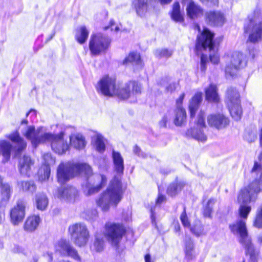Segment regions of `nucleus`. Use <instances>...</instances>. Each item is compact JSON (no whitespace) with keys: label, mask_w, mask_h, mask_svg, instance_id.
I'll return each instance as SVG.
<instances>
[{"label":"nucleus","mask_w":262,"mask_h":262,"mask_svg":"<svg viewBox=\"0 0 262 262\" xmlns=\"http://www.w3.org/2000/svg\"><path fill=\"white\" fill-rule=\"evenodd\" d=\"M34 164V161L27 155H24L19 159L18 169L23 176L30 177L31 174V169Z\"/></svg>","instance_id":"412c9836"},{"label":"nucleus","mask_w":262,"mask_h":262,"mask_svg":"<svg viewBox=\"0 0 262 262\" xmlns=\"http://www.w3.org/2000/svg\"><path fill=\"white\" fill-rule=\"evenodd\" d=\"M55 249L61 255L69 256L76 260L80 259L77 251L70 245L69 241L65 239L59 241L55 245Z\"/></svg>","instance_id":"f3484780"},{"label":"nucleus","mask_w":262,"mask_h":262,"mask_svg":"<svg viewBox=\"0 0 262 262\" xmlns=\"http://www.w3.org/2000/svg\"><path fill=\"white\" fill-rule=\"evenodd\" d=\"M180 220L185 227H190V222L186 213L185 208H184L183 212L181 215Z\"/></svg>","instance_id":"09e8293b"},{"label":"nucleus","mask_w":262,"mask_h":262,"mask_svg":"<svg viewBox=\"0 0 262 262\" xmlns=\"http://www.w3.org/2000/svg\"><path fill=\"white\" fill-rule=\"evenodd\" d=\"M122 184L120 179L115 176L107 189L97 200V205L103 211H107L111 206H116L122 196Z\"/></svg>","instance_id":"7ed1b4c3"},{"label":"nucleus","mask_w":262,"mask_h":262,"mask_svg":"<svg viewBox=\"0 0 262 262\" xmlns=\"http://www.w3.org/2000/svg\"><path fill=\"white\" fill-rule=\"evenodd\" d=\"M215 202L216 200L214 199H210L208 200L204 211V214L205 216L209 217L210 216L212 212L213 205Z\"/></svg>","instance_id":"a18cd8bd"},{"label":"nucleus","mask_w":262,"mask_h":262,"mask_svg":"<svg viewBox=\"0 0 262 262\" xmlns=\"http://www.w3.org/2000/svg\"><path fill=\"white\" fill-rule=\"evenodd\" d=\"M206 56L202 55L201 57V70L203 72H204L206 69Z\"/></svg>","instance_id":"3c124183"},{"label":"nucleus","mask_w":262,"mask_h":262,"mask_svg":"<svg viewBox=\"0 0 262 262\" xmlns=\"http://www.w3.org/2000/svg\"><path fill=\"white\" fill-rule=\"evenodd\" d=\"M132 5L137 15L140 17H145L149 10L148 0H133Z\"/></svg>","instance_id":"4be33fe9"},{"label":"nucleus","mask_w":262,"mask_h":262,"mask_svg":"<svg viewBox=\"0 0 262 262\" xmlns=\"http://www.w3.org/2000/svg\"><path fill=\"white\" fill-rule=\"evenodd\" d=\"M48 256H49V260L51 261L53 260V256L52 253H47Z\"/></svg>","instance_id":"0e129e2a"},{"label":"nucleus","mask_w":262,"mask_h":262,"mask_svg":"<svg viewBox=\"0 0 262 262\" xmlns=\"http://www.w3.org/2000/svg\"><path fill=\"white\" fill-rule=\"evenodd\" d=\"M129 62L142 67L140 56L137 53H131L123 61V64H127Z\"/></svg>","instance_id":"4c0bfd02"},{"label":"nucleus","mask_w":262,"mask_h":262,"mask_svg":"<svg viewBox=\"0 0 262 262\" xmlns=\"http://www.w3.org/2000/svg\"><path fill=\"white\" fill-rule=\"evenodd\" d=\"M118 85L116 84V80L114 77H110L107 75L102 77L98 81L96 88L97 91L102 95L107 97H113L115 95H118L121 97L125 98L127 95L122 94L121 91L117 90ZM121 89L120 91H123Z\"/></svg>","instance_id":"0eeeda50"},{"label":"nucleus","mask_w":262,"mask_h":262,"mask_svg":"<svg viewBox=\"0 0 262 262\" xmlns=\"http://www.w3.org/2000/svg\"><path fill=\"white\" fill-rule=\"evenodd\" d=\"M206 99L210 102H217L219 97L217 92V88L214 84H210L205 90Z\"/></svg>","instance_id":"473e14b6"},{"label":"nucleus","mask_w":262,"mask_h":262,"mask_svg":"<svg viewBox=\"0 0 262 262\" xmlns=\"http://www.w3.org/2000/svg\"><path fill=\"white\" fill-rule=\"evenodd\" d=\"M253 226L258 228H262V204L257 209Z\"/></svg>","instance_id":"a19ab883"},{"label":"nucleus","mask_w":262,"mask_h":262,"mask_svg":"<svg viewBox=\"0 0 262 262\" xmlns=\"http://www.w3.org/2000/svg\"><path fill=\"white\" fill-rule=\"evenodd\" d=\"M184 185L185 184L183 182L173 183L168 187L167 193L171 196H175L182 190Z\"/></svg>","instance_id":"c9c22d12"},{"label":"nucleus","mask_w":262,"mask_h":262,"mask_svg":"<svg viewBox=\"0 0 262 262\" xmlns=\"http://www.w3.org/2000/svg\"><path fill=\"white\" fill-rule=\"evenodd\" d=\"M145 262H152L151 259L150 255L148 254L145 255Z\"/></svg>","instance_id":"052dcab7"},{"label":"nucleus","mask_w":262,"mask_h":262,"mask_svg":"<svg viewBox=\"0 0 262 262\" xmlns=\"http://www.w3.org/2000/svg\"><path fill=\"white\" fill-rule=\"evenodd\" d=\"M252 174L257 177L247 187L242 189L238 195L237 200L240 204L238 214L242 219H239L234 223L230 224L231 231L237 236L238 241L245 249L247 254H249L252 259L255 258V252L251 242V237L248 233L245 220L251 210V207L247 204L250 202H255L257 194L262 191V166L257 162H254L251 170Z\"/></svg>","instance_id":"f257e3e1"},{"label":"nucleus","mask_w":262,"mask_h":262,"mask_svg":"<svg viewBox=\"0 0 262 262\" xmlns=\"http://www.w3.org/2000/svg\"><path fill=\"white\" fill-rule=\"evenodd\" d=\"M70 139L71 145L76 149H82L86 145L85 138L80 134L72 135L70 137Z\"/></svg>","instance_id":"c85d7f7f"},{"label":"nucleus","mask_w":262,"mask_h":262,"mask_svg":"<svg viewBox=\"0 0 262 262\" xmlns=\"http://www.w3.org/2000/svg\"><path fill=\"white\" fill-rule=\"evenodd\" d=\"M38 180L42 182L48 180L50 175V167L48 166H42L38 172Z\"/></svg>","instance_id":"58836bf2"},{"label":"nucleus","mask_w":262,"mask_h":262,"mask_svg":"<svg viewBox=\"0 0 262 262\" xmlns=\"http://www.w3.org/2000/svg\"><path fill=\"white\" fill-rule=\"evenodd\" d=\"M124 89L123 91H120L121 93L122 94H126L127 96L125 98H122L118 95H115L114 96L118 97L120 99H126L132 97H134L135 95H137L141 93V86L138 83L132 81L125 84L124 85H118L117 90H120Z\"/></svg>","instance_id":"a211bd4d"},{"label":"nucleus","mask_w":262,"mask_h":262,"mask_svg":"<svg viewBox=\"0 0 262 262\" xmlns=\"http://www.w3.org/2000/svg\"><path fill=\"white\" fill-rule=\"evenodd\" d=\"M12 192V187L8 183H4L2 187L0 193V205L6 207L9 202Z\"/></svg>","instance_id":"bb28decb"},{"label":"nucleus","mask_w":262,"mask_h":262,"mask_svg":"<svg viewBox=\"0 0 262 262\" xmlns=\"http://www.w3.org/2000/svg\"><path fill=\"white\" fill-rule=\"evenodd\" d=\"M171 114L168 113L163 116L162 119L159 122V125L161 127H166L167 124H169L171 119Z\"/></svg>","instance_id":"de8ad7c7"},{"label":"nucleus","mask_w":262,"mask_h":262,"mask_svg":"<svg viewBox=\"0 0 262 262\" xmlns=\"http://www.w3.org/2000/svg\"><path fill=\"white\" fill-rule=\"evenodd\" d=\"M151 218L152 222L154 223V222H155V217H154V214L152 209H151Z\"/></svg>","instance_id":"69168bd1"},{"label":"nucleus","mask_w":262,"mask_h":262,"mask_svg":"<svg viewBox=\"0 0 262 262\" xmlns=\"http://www.w3.org/2000/svg\"><path fill=\"white\" fill-rule=\"evenodd\" d=\"M84 175L87 178L83 192L86 195H91L98 192L106 183L105 176L93 173L91 167L85 163L71 162L61 163L57 171L58 181L63 184L77 175Z\"/></svg>","instance_id":"f03ea898"},{"label":"nucleus","mask_w":262,"mask_h":262,"mask_svg":"<svg viewBox=\"0 0 262 262\" xmlns=\"http://www.w3.org/2000/svg\"><path fill=\"white\" fill-rule=\"evenodd\" d=\"M202 93H197L192 97L189 106L191 117L194 116L199 104L202 101Z\"/></svg>","instance_id":"72a5a7b5"},{"label":"nucleus","mask_w":262,"mask_h":262,"mask_svg":"<svg viewBox=\"0 0 262 262\" xmlns=\"http://www.w3.org/2000/svg\"><path fill=\"white\" fill-rule=\"evenodd\" d=\"M41 222V219L39 215H32L29 216L24 225V229L28 232L34 231L38 227Z\"/></svg>","instance_id":"b1692460"},{"label":"nucleus","mask_w":262,"mask_h":262,"mask_svg":"<svg viewBox=\"0 0 262 262\" xmlns=\"http://www.w3.org/2000/svg\"><path fill=\"white\" fill-rule=\"evenodd\" d=\"M259 140H260V144L262 146V128L260 130L259 132Z\"/></svg>","instance_id":"e2e57ef3"},{"label":"nucleus","mask_w":262,"mask_h":262,"mask_svg":"<svg viewBox=\"0 0 262 262\" xmlns=\"http://www.w3.org/2000/svg\"><path fill=\"white\" fill-rule=\"evenodd\" d=\"M161 4L162 5H166L169 4L172 0H159Z\"/></svg>","instance_id":"680f3d73"},{"label":"nucleus","mask_w":262,"mask_h":262,"mask_svg":"<svg viewBox=\"0 0 262 262\" xmlns=\"http://www.w3.org/2000/svg\"><path fill=\"white\" fill-rule=\"evenodd\" d=\"M94 247L96 251L99 252L103 250L104 247V241L103 237L101 235H96L94 243Z\"/></svg>","instance_id":"c03bdc74"},{"label":"nucleus","mask_w":262,"mask_h":262,"mask_svg":"<svg viewBox=\"0 0 262 262\" xmlns=\"http://www.w3.org/2000/svg\"><path fill=\"white\" fill-rule=\"evenodd\" d=\"M28 123V121L27 120H23L21 121V125H23L24 124H27Z\"/></svg>","instance_id":"338daca9"},{"label":"nucleus","mask_w":262,"mask_h":262,"mask_svg":"<svg viewBox=\"0 0 262 262\" xmlns=\"http://www.w3.org/2000/svg\"><path fill=\"white\" fill-rule=\"evenodd\" d=\"M92 142L98 151L102 152L105 150V140L101 135L97 133L95 134L92 137Z\"/></svg>","instance_id":"7c9ffc66"},{"label":"nucleus","mask_w":262,"mask_h":262,"mask_svg":"<svg viewBox=\"0 0 262 262\" xmlns=\"http://www.w3.org/2000/svg\"><path fill=\"white\" fill-rule=\"evenodd\" d=\"M225 101L232 118L235 120H239L243 111L241 106L239 94L236 89L233 87L228 89Z\"/></svg>","instance_id":"423d86ee"},{"label":"nucleus","mask_w":262,"mask_h":262,"mask_svg":"<svg viewBox=\"0 0 262 262\" xmlns=\"http://www.w3.org/2000/svg\"><path fill=\"white\" fill-rule=\"evenodd\" d=\"M176 89V84L175 83H172L169 84L168 86L166 87V90L168 92H172L174 91Z\"/></svg>","instance_id":"4d7b16f0"},{"label":"nucleus","mask_w":262,"mask_h":262,"mask_svg":"<svg viewBox=\"0 0 262 262\" xmlns=\"http://www.w3.org/2000/svg\"><path fill=\"white\" fill-rule=\"evenodd\" d=\"M258 159L259 161L262 163V152L260 153L258 157Z\"/></svg>","instance_id":"774afa93"},{"label":"nucleus","mask_w":262,"mask_h":262,"mask_svg":"<svg viewBox=\"0 0 262 262\" xmlns=\"http://www.w3.org/2000/svg\"><path fill=\"white\" fill-rule=\"evenodd\" d=\"M22 134L31 141L33 146H36L39 144L46 143V138L50 137L46 133L43 127L40 126L35 129L33 125L25 127L21 130Z\"/></svg>","instance_id":"1a4fd4ad"},{"label":"nucleus","mask_w":262,"mask_h":262,"mask_svg":"<svg viewBox=\"0 0 262 262\" xmlns=\"http://www.w3.org/2000/svg\"><path fill=\"white\" fill-rule=\"evenodd\" d=\"M73 242L78 246H85L88 242L90 233L86 225L83 223H76L69 228Z\"/></svg>","instance_id":"6e6552de"},{"label":"nucleus","mask_w":262,"mask_h":262,"mask_svg":"<svg viewBox=\"0 0 262 262\" xmlns=\"http://www.w3.org/2000/svg\"><path fill=\"white\" fill-rule=\"evenodd\" d=\"M186 113L183 107H176L174 111L173 123L176 126H181L186 121Z\"/></svg>","instance_id":"cd10ccee"},{"label":"nucleus","mask_w":262,"mask_h":262,"mask_svg":"<svg viewBox=\"0 0 262 262\" xmlns=\"http://www.w3.org/2000/svg\"><path fill=\"white\" fill-rule=\"evenodd\" d=\"M89 33V32L85 27L82 26L77 30L75 36L76 39L79 43L82 44L87 39Z\"/></svg>","instance_id":"e433bc0d"},{"label":"nucleus","mask_w":262,"mask_h":262,"mask_svg":"<svg viewBox=\"0 0 262 262\" xmlns=\"http://www.w3.org/2000/svg\"><path fill=\"white\" fill-rule=\"evenodd\" d=\"M110 42L111 40L107 36L101 33L93 34L89 43L90 50L93 55H97L108 49Z\"/></svg>","instance_id":"9d476101"},{"label":"nucleus","mask_w":262,"mask_h":262,"mask_svg":"<svg viewBox=\"0 0 262 262\" xmlns=\"http://www.w3.org/2000/svg\"><path fill=\"white\" fill-rule=\"evenodd\" d=\"M166 200V197L161 194H159L157 200V204H161Z\"/></svg>","instance_id":"13d9d810"},{"label":"nucleus","mask_w":262,"mask_h":262,"mask_svg":"<svg viewBox=\"0 0 262 262\" xmlns=\"http://www.w3.org/2000/svg\"><path fill=\"white\" fill-rule=\"evenodd\" d=\"M49 203L47 195L44 193H37L35 197V204L37 209L45 210Z\"/></svg>","instance_id":"2f4dec72"},{"label":"nucleus","mask_w":262,"mask_h":262,"mask_svg":"<svg viewBox=\"0 0 262 262\" xmlns=\"http://www.w3.org/2000/svg\"><path fill=\"white\" fill-rule=\"evenodd\" d=\"M210 61L214 63V64H217L219 62V57L217 54H214L212 55L211 54H210Z\"/></svg>","instance_id":"864d4df0"},{"label":"nucleus","mask_w":262,"mask_h":262,"mask_svg":"<svg viewBox=\"0 0 262 262\" xmlns=\"http://www.w3.org/2000/svg\"><path fill=\"white\" fill-rule=\"evenodd\" d=\"M105 235L113 245L117 246L124 233V227L120 224L108 223L105 225Z\"/></svg>","instance_id":"2eb2a0df"},{"label":"nucleus","mask_w":262,"mask_h":262,"mask_svg":"<svg viewBox=\"0 0 262 262\" xmlns=\"http://www.w3.org/2000/svg\"><path fill=\"white\" fill-rule=\"evenodd\" d=\"M185 252L188 258H191L193 249V243L191 238L188 236L185 237Z\"/></svg>","instance_id":"ea45409f"},{"label":"nucleus","mask_w":262,"mask_h":262,"mask_svg":"<svg viewBox=\"0 0 262 262\" xmlns=\"http://www.w3.org/2000/svg\"><path fill=\"white\" fill-rule=\"evenodd\" d=\"M43 159L44 161V165L43 166H48L53 164L55 163V159L50 153H46L43 155Z\"/></svg>","instance_id":"49530a36"},{"label":"nucleus","mask_w":262,"mask_h":262,"mask_svg":"<svg viewBox=\"0 0 262 262\" xmlns=\"http://www.w3.org/2000/svg\"><path fill=\"white\" fill-rule=\"evenodd\" d=\"M203 3H210L211 6H217L219 4L218 0H200Z\"/></svg>","instance_id":"6e6d98bb"},{"label":"nucleus","mask_w":262,"mask_h":262,"mask_svg":"<svg viewBox=\"0 0 262 262\" xmlns=\"http://www.w3.org/2000/svg\"><path fill=\"white\" fill-rule=\"evenodd\" d=\"M6 137L12 142L14 145L6 140H0V155L3 156L4 162L9 160L12 151H13L15 156H17L27 146L26 142L20 137L17 131L7 135Z\"/></svg>","instance_id":"20e7f679"},{"label":"nucleus","mask_w":262,"mask_h":262,"mask_svg":"<svg viewBox=\"0 0 262 262\" xmlns=\"http://www.w3.org/2000/svg\"><path fill=\"white\" fill-rule=\"evenodd\" d=\"M48 135L50 137L46 138V142L51 143L52 149L56 153L63 154L68 149L69 145L63 138V132H61L59 135H53L48 133Z\"/></svg>","instance_id":"dca6fc26"},{"label":"nucleus","mask_w":262,"mask_h":262,"mask_svg":"<svg viewBox=\"0 0 262 262\" xmlns=\"http://www.w3.org/2000/svg\"><path fill=\"white\" fill-rule=\"evenodd\" d=\"M206 17L209 24L213 26H222L225 20L223 14L219 11H209L206 13Z\"/></svg>","instance_id":"393cba45"},{"label":"nucleus","mask_w":262,"mask_h":262,"mask_svg":"<svg viewBox=\"0 0 262 262\" xmlns=\"http://www.w3.org/2000/svg\"><path fill=\"white\" fill-rule=\"evenodd\" d=\"M115 21L113 20H111L110 21V25L109 26L105 27L104 28V30H107L109 28L111 29V31H115L116 32H118L119 30V27L118 26H116L115 27L114 26H115Z\"/></svg>","instance_id":"8fccbe9b"},{"label":"nucleus","mask_w":262,"mask_h":262,"mask_svg":"<svg viewBox=\"0 0 262 262\" xmlns=\"http://www.w3.org/2000/svg\"><path fill=\"white\" fill-rule=\"evenodd\" d=\"M134 152L135 154L139 156L140 152V148L137 145L135 146L134 147Z\"/></svg>","instance_id":"bf43d9fd"},{"label":"nucleus","mask_w":262,"mask_h":262,"mask_svg":"<svg viewBox=\"0 0 262 262\" xmlns=\"http://www.w3.org/2000/svg\"><path fill=\"white\" fill-rule=\"evenodd\" d=\"M171 18L176 22L182 23L184 21V12L181 10L180 5L178 2L173 4Z\"/></svg>","instance_id":"c756f323"},{"label":"nucleus","mask_w":262,"mask_h":262,"mask_svg":"<svg viewBox=\"0 0 262 262\" xmlns=\"http://www.w3.org/2000/svg\"><path fill=\"white\" fill-rule=\"evenodd\" d=\"M186 10L187 15L191 19H195L203 14V9L191 0L188 1Z\"/></svg>","instance_id":"5701e85b"},{"label":"nucleus","mask_w":262,"mask_h":262,"mask_svg":"<svg viewBox=\"0 0 262 262\" xmlns=\"http://www.w3.org/2000/svg\"><path fill=\"white\" fill-rule=\"evenodd\" d=\"M57 196L69 202H74L78 196V192L74 187L67 186L58 190Z\"/></svg>","instance_id":"aec40b11"},{"label":"nucleus","mask_w":262,"mask_h":262,"mask_svg":"<svg viewBox=\"0 0 262 262\" xmlns=\"http://www.w3.org/2000/svg\"><path fill=\"white\" fill-rule=\"evenodd\" d=\"M191 232L196 236H199L204 234L203 227L199 221L190 228Z\"/></svg>","instance_id":"37998d69"},{"label":"nucleus","mask_w":262,"mask_h":262,"mask_svg":"<svg viewBox=\"0 0 262 262\" xmlns=\"http://www.w3.org/2000/svg\"><path fill=\"white\" fill-rule=\"evenodd\" d=\"M17 186L23 191L29 192L33 193L35 191L36 187L32 181H21L18 182Z\"/></svg>","instance_id":"f704fd0d"},{"label":"nucleus","mask_w":262,"mask_h":262,"mask_svg":"<svg viewBox=\"0 0 262 262\" xmlns=\"http://www.w3.org/2000/svg\"><path fill=\"white\" fill-rule=\"evenodd\" d=\"M195 28L201 33V34L198 36L196 48L198 49L203 48L205 50L208 48L210 51L214 50L213 42L214 34L206 28H204L201 31L198 25H196Z\"/></svg>","instance_id":"f8f14e48"},{"label":"nucleus","mask_w":262,"mask_h":262,"mask_svg":"<svg viewBox=\"0 0 262 262\" xmlns=\"http://www.w3.org/2000/svg\"><path fill=\"white\" fill-rule=\"evenodd\" d=\"M205 127L204 114L201 113L198 116L196 123L193 127L187 130L186 135L199 142H204L207 140V136L204 132Z\"/></svg>","instance_id":"4468645a"},{"label":"nucleus","mask_w":262,"mask_h":262,"mask_svg":"<svg viewBox=\"0 0 262 262\" xmlns=\"http://www.w3.org/2000/svg\"><path fill=\"white\" fill-rule=\"evenodd\" d=\"M207 121L210 126L218 129L225 128L229 123L228 118L222 114L209 115L207 117Z\"/></svg>","instance_id":"6ab92c4d"},{"label":"nucleus","mask_w":262,"mask_h":262,"mask_svg":"<svg viewBox=\"0 0 262 262\" xmlns=\"http://www.w3.org/2000/svg\"><path fill=\"white\" fill-rule=\"evenodd\" d=\"M27 203L23 200H18L10 210V221L14 226H17L23 222L26 215Z\"/></svg>","instance_id":"ddd939ff"},{"label":"nucleus","mask_w":262,"mask_h":262,"mask_svg":"<svg viewBox=\"0 0 262 262\" xmlns=\"http://www.w3.org/2000/svg\"><path fill=\"white\" fill-rule=\"evenodd\" d=\"M5 207L3 205H0V225L2 224V223L5 220Z\"/></svg>","instance_id":"603ef678"},{"label":"nucleus","mask_w":262,"mask_h":262,"mask_svg":"<svg viewBox=\"0 0 262 262\" xmlns=\"http://www.w3.org/2000/svg\"><path fill=\"white\" fill-rule=\"evenodd\" d=\"M245 56L239 52H234L231 55L230 63L225 68V74L227 77H233L236 71L246 65Z\"/></svg>","instance_id":"9b49d317"},{"label":"nucleus","mask_w":262,"mask_h":262,"mask_svg":"<svg viewBox=\"0 0 262 262\" xmlns=\"http://www.w3.org/2000/svg\"><path fill=\"white\" fill-rule=\"evenodd\" d=\"M184 97H185L184 93L182 94L180 96L179 98L177 99V102H176V105H177L176 107H178L179 106L182 107V102H183Z\"/></svg>","instance_id":"5fc2aeb1"},{"label":"nucleus","mask_w":262,"mask_h":262,"mask_svg":"<svg viewBox=\"0 0 262 262\" xmlns=\"http://www.w3.org/2000/svg\"><path fill=\"white\" fill-rule=\"evenodd\" d=\"M244 31L248 34V40L256 43L262 40V18L260 10L250 14L244 24Z\"/></svg>","instance_id":"39448f33"},{"label":"nucleus","mask_w":262,"mask_h":262,"mask_svg":"<svg viewBox=\"0 0 262 262\" xmlns=\"http://www.w3.org/2000/svg\"><path fill=\"white\" fill-rule=\"evenodd\" d=\"M112 157L115 171L120 176L123 173L124 170L123 159L119 152L114 150L112 153Z\"/></svg>","instance_id":"a878e982"},{"label":"nucleus","mask_w":262,"mask_h":262,"mask_svg":"<svg viewBox=\"0 0 262 262\" xmlns=\"http://www.w3.org/2000/svg\"><path fill=\"white\" fill-rule=\"evenodd\" d=\"M172 54V51L167 49H159L155 51V56L159 58H168Z\"/></svg>","instance_id":"79ce46f5"}]
</instances>
